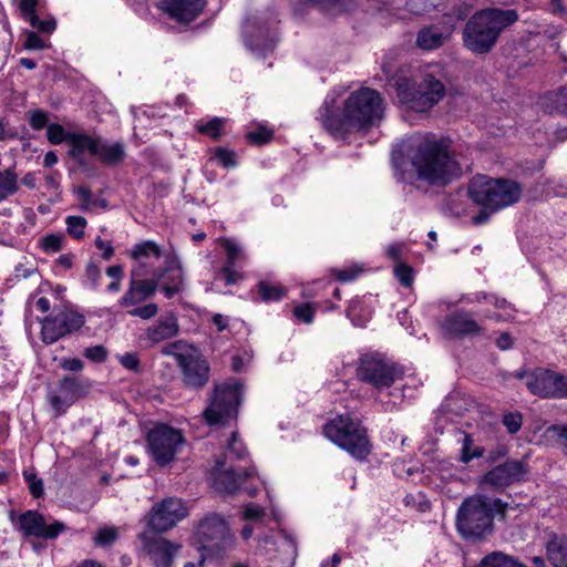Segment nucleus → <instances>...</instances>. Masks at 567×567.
Here are the masks:
<instances>
[{
    "mask_svg": "<svg viewBox=\"0 0 567 567\" xmlns=\"http://www.w3.org/2000/svg\"><path fill=\"white\" fill-rule=\"evenodd\" d=\"M344 93L342 87L331 90L319 109V120L332 136L346 138L380 124L385 107L379 92L360 87L347 96Z\"/></svg>",
    "mask_w": 567,
    "mask_h": 567,
    "instance_id": "1",
    "label": "nucleus"
},
{
    "mask_svg": "<svg viewBox=\"0 0 567 567\" xmlns=\"http://www.w3.org/2000/svg\"><path fill=\"white\" fill-rule=\"evenodd\" d=\"M411 158L417 178L431 185H444L460 174L458 164L447 146L433 135H414L402 146Z\"/></svg>",
    "mask_w": 567,
    "mask_h": 567,
    "instance_id": "2",
    "label": "nucleus"
},
{
    "mask_svg": "<svg viewBox=\"0 0 567 567\" xmlns=\"http://www.w3.org/2000/svg\"><path fill=\"white\" fill-rule=\"evenodd\" d=\"M515 10L485 9L473 14L463 30L465 48L475 54L489 52L505 28L516 22Z\"/></svg>",
    "mask_w": 567,
    "mask_h": 567,
    "instance_id": "3",
    "label": "nucleus"
},
{
    "mask_svg": "<svg viewBox=\"0 0 567 567\" xmlns=\"http://www.w3.org/2000/svg\"><path fill=\"white\" fill-rule=\"evenodd\" d=\"M246 455L245 445L237 439L236 433L233 432L224 458L216 461L210 473L212 484L216 491L221 494H234L244 488L249 496L256 494L257 487L243 486L244 481L254 477L256 474L255 468L251 466L240 470L231 464L234 460H244Z\"/></svg>",
    "mask_w": 567,
    "mask_h": 567,
    "instance_id": "4",
    "label": "nucleus"
},
{
    "mask_svg": "<svg viewBox=\"0 0 567 567\" xmlns=\"http://www.w3.org/2000/svg\"><path fill=\"white\" fill-rule=\"evenodd\" d=\"M395 92L404 109L424 113L443 99L445 89L443 83L431 74H420L412 78L400 76L395 81Z\"/></svg>",
    "mask_w": 567,
    "mask_h": 567,
    "instance_id": "5",
    "label": "nucleus"
},
{
    "mask_svg": "<svg viewBox=\"0 0 567 567\" xmlns=\"http://www.w3.org/2000/svg\"><path fill=\"white\" fill-rule=\"evenodd\" d=\"M468 195L477 205L497 212L517 203L522 196V187L512 179L477 175L468 185Z\"/></svg>",
    "mask_w": 567,
    "mask_h": 567,
    "instance_id": "6",
    "label": "nucleus"
},
{
    "mask_svg": "<svg viewBox=\"0 0 567 567\" xmlns=\"http://www.w3.org/2000/svg\"><path fill=\"white\" fill-rule=\"evenodd\" d=\"M323 432L328 440L358 460L365 458L370 453L371 445L365 429L349 413L339 414L330 420Z\"/></svg>",
    "mask_w": 567,
    "mask_h": 567,
    "instance_id": "7",
    "label": "nucleus"
},
{
    "mask_svg": "<svg viewBox=\"0 0 567 567\" xmlns=\"http://www.w3.org/2000/svg\"><path fill=\"white\" fill-rule=\"evenodd\" d=\"M493 509L482 495L467 497L456 515V527L464 538H480L491 532Z\"/></svg>",
    "mask_w": 567,
    "mask_h": 567,
    "instance_id": "8",
    "label": "nucleus"
},
{
    "mask_svg": "<svg viewBox=\"0 0 567 567\" xmlns=\"http://www.w3.org/2000/svg\"><path fill=\"white\" fill-rule=\"evenodd\" d=\"M161 352L176 359L189 385L200 388L208 381V363L195 346L178 340L163 347Z\"/></svg>",
    "mask_w": 567,
    "mask_h": 567,
    "instance_id": "9",
    "label": "nucleus"
},
{
    "mask_svg": "<svg viewBox=\"0 0 567 567\" xmlns=\"http://www.w3.org/2000/svg\"><path fill=\"white\" fill-rule=\"evenodd\" d=\"M184 444L183 433L164 423H155L146 432L147 453L161 467L172 464Z\"/></svg>",
    "mask_w": 567,
    "mask_h": 567,
    "instance_id": "10",
    "label": "nucleus"
},
{
    "mask_svg": "<svg viewBox=\"0 0 567 567\" xmlns=\"http://www.w3.org/2000/svg\"><path fill=\"white\" fill-rule=\"evenodd\" d=\"M195 538L199 551L215 556L229 549L234 545V535L227 520L218 514L205 516L197 525Z\"/></svg>",
    "mask_w": 567,
    "mask_h": 567,
    "instance_id": "11",
    "label": "nucleus"
},
{
    "mask_svg": "<svg viewBox=\"0 0 567 567\" xmlns=\"http://www.w3.org/2000/svg\"><path fill=\"white\" fill-rule=\"evenodd\" d=\"M128 254L135 261L131 270L133 277L157 279V282H159L164 269L162 264L165 265V257L168 254H164L161 247L152 240L135 245Z\"/></svg>",
    "mask_w": 567,
    "mask_h": 567,
    "instance_id": "12",
    "label": "nucleus"
},
{
    "mask_svg": "<svg viewBox=\"0 0 567 567\" xmlns=\"http://www.w3.org/2000/svg\"><path fill=\"white\" fill-rule=\"evenodd\" d=\"M188 514L189 509L182 498L167 497L154 504L145 519L151 530L162 533L172 529Z\"/></svg>",
    "mask_w": 567,
    "mask_h": 567,
    "instance_id": "13",
    "label": "nucleus"
},
{
    "mask_svg": "<svg viewBox=\"0 0 567 567\" xmlns=\"http://www.w3.org/2000/svg\"><path fill=\"white\" fill-rule=\"evenodd\" d=\"M240 403L239 392H213L204 417L209 425H226L237 419Z\"/></svg>",
    "mask_w": 567,
    "mask_h": 567,
    "instance_id": "14",
    "label": "nucleus"
},
{
    "mask_svg": "<svg viewBox=\"0 0 567 567\" xmlns=\"http://www.w3.org/2000/svg\"><path fill=\"white\" fill-rule=\"evenodd\" d=\"M85 322L83 315L73 310H63L42 321V340L53 343L68 333L80 330Z\"/></svg>",
    "mask_w": 567,
    "mask_h": 567,
    "instance_id": "15",
    "label": "nucleus"
},
{
    "mask_svg": "<svg viewBox=\"0 0 567 567\" xmlns=\"http://www.w3.org/2000/svg\"><path fill=\"white\" fill-rule=\"evenodd\" d=\"M16 526L24 537L43 539L56 538L66 527L59 520L47 522L44 516L35 511H27L18 516Z\"/></svg>",
    "mask_w": 567,
    "mask_h": 567,
    "instance_id": "16",
    "label": "nucleus"
},
{
    "mask_svg": "<svg viewBox=\"0 0 567 567\" xmlns=\"http://www.w3.org/2000/svg\"><path fill=\"white\" fill-rule=\"evenodd\" d=\"M514 378L518 385L528 390H567V377L545 368L516 371Z\"/></svg>",
    "mask_w": 567,
    "mask_h": 567,
    "instance_id": "17",
    "label": "nucleus"
},
{
    "mask_svg": "<svg viewBox=\"0 0 567 567\" xmlns=\"http://www.w3.org/2000/svg\"><path fill=\"white\" fill-rule=\"evenodd\" d=\"M359 377L373 386L392 385L398 378L395 368L378 355H365L361 360Z\"/></svg>",
    "mask_w": 567,
    "mask_h": 567,
    "instance_id": "18",
    "label": "nucleus"
},
{
    "mask_svg": "<svg viewBox=\"0 0 567 567\" xmlns=\"http://www.w3.org/2000/svg\"><path fill=\"white\" fill-rule=\"evenodd\" d=\"M525 474L526 468L523 462L508 461L487 472L482 478V484L489 485L495 489H502L520 481Z\"/></svg>",
    "mask_w": 567,
    "mask_h": 567,
    "instance_id": "19",
    "label": "nucleus"
},
{
    "mask_svg": "<svg viewBox=\"0 0 567 567\" xmlns=\"http://www.w3.org/2000/svg\"><path fill=\"white\" fill-rule=\"evenodd\" d=\"M243 33L247 48L257 55H264L275 47V38L270 37L266 27L256 19H247L244 22Z\"/></svg>",
    "mask_w": 567,
    "mask_h": 567,
    "instance_id": "20",
    "label": "nucleus"
},
{
    "mask_svg": "<svg viewBox=\"0 0 567 567\" xmlns=\"http://www.w3.org/2000/svg\"><path fill=\"white\" fill-rule=\"evenodd\" d=\"M158 285L159 282H157V279L133 277L131 275L128 289L118 299V306L127 308L128 310L134 308L146 299L153 297L158 289Z\"/></svg>",
    "mask_w": 567,
    "mask_h": 567,
    "instance_id": "21",
    "label": "nucleus"
},
{
    "mask_svg": "<svg viewBox=\"0 0 567 567\" xmlns=\"http://www.w3.org/2000/svg\"><path fill=\"white\" fill-rule=\"evenodd\" d=\"M224 247L227 256L226 264L220 270V274L225 278L226 285H235L240 281L244 277L235 269V266L246 260V254L243 246L234 239L224 238L219 240Z\"/></svg>",
    "mask_w": 567,
    "mask_h": 567,
    "instance_id": "22",
    "label": "nucleus"
},
{
    "mask_svg": "<svg viewBox=\"0 0 567 567\" xmlns=\"http://www.w3.org/2000/svg\"><path fill=\"white\" fill-rule=\"evenodd\" d=\"M161 10L178 22L188 23L202 12L204 0H159Z\"/></svg>",
    "mask_w": 567,
    "mask_h": 567,
    "instance_id": "23",
    "label": "nucleus"
},
{
    "mask_svg": "<svg viewBox=\"0 0 567 567\" xmlns=\"http://www.w3.org/2000/svg\"><path fill=\"white\" fill-rule=\"evenodd\" d=\"M164 277L166 281L163 284L162 290L166 298H172L182 291L185 281L184 269L181 259L173 252L165 257Z\"/></svg>",
    "mask_w": 567,
    "mask_h": 567,
    "instance_id": "24",
    "label": "nucleus"
},
{
    "mask_svg": "<svg viewBox=\"0 0 567 567\" xmlns=\"http://www.w3.org/2000/svg\"><path fill=\"white\" fill-rule=\"evenodd\" d=\"M142 538L144 540V549L153 560L154 566L169 567L178 547L162 537L146 540L145 535H142Z\"/></svg>",
    "mask_w": 567,
    "mask_h": 567,
    "instance_id": "25",
    "label": "nucleus"
},
{
    "mask_svg": "<svg viewBox=\"0 0 567 567\" xmlns=\"http://www.w3.org/2000/svg\"><path fill=\"white\" fill-rule=\"evenodd\" d=\"M484 307L480 309V313L487 319L495 321H507L514 318L515 309L505 299L496 296H482Z\"/></svg>",
    "mask_w": 567,
    "mask_h": 567,
    "instance_id": "26",
    "label": "nucleus"
},
{
    "mask_svg": "<svg viewBox=\"0 0 567 567\" xmlns=\"http://www.w3.org/2000/svg\"><path fill=\"white\" fill-rule=\"evenodd\" d=\"M99 138L87 134H72L69 137L70 155L80 164H85L86 156L94 157Z\"/></svg>",
    "mask_w": 567,
    "mask_h": 567,
    "instance_id": "27",
    "label": "nucleus"
},
{
    "mask_svg": "<svg viewBox=\"0 0 567 567\" xmlns=\"http://www.w3.org/2000/svg\"><path fill=\"white\" fill-rule=\"evenodd\" d=\"M443 329L446 333L452 336L477 334L482 330L480 324L465 312H456L450 316L444 321Z\"/></svg>",
    "mask_w": 567,
    "mask_h": 567,
    "instance_id": "28",
    "label": "nucleus"
},
{
    "mask_svg": "<svg viewBox=\"0 0 567 567\" xmlns=\"http://www.w3.org/2000/svg\"><path fill=\"white\" fill-rule=\"evenodd\" d=\"M177 319L173 315H168L159 319L155 324L145 330L144 339L151 343H158L175 337L178 333Z\"/></svg>",
    "mask_w": 567,
    "mask_h": 567,
    "instance_id": "29",
    "label": "nucleus"
},
{
    "mask_svg": "<svg viewBox=\"0 0 567 567\" xmlns=\"http://www.w3.org/2000/svg\"><path fill=\"white\" fill-rule=\"evenodd\" d=\"M546 556L554 567H567V536L553 534L546 542Z\"/></svg>",
    "mask_w": 567,
    "mask_h": 567,
    "instance_id": "30",
    "label": "nucleus"
},
{
    "mask_svg": "<svg viewBox=\"0 0 567 567\" xmlns=\"http://www.w3.org/2000/svg\"><path fill=\"white\" fill-rule=\"evenodd\" d=\"M452 34V28L444 32L436 27L426 28L417 34V45L423 50H434L441 47Z\"/></svg>",
    "mask_w": 567,
    "mask_h": 567,
    "instance_id": "31",
    "label": "nucleus"
},
{
    "mask_svg": "<svg viewBox=\"0 0 567 567\" xmlns=\"http://www.w3.org/2000/svg\"><path fill=\"white\" fill-rule=\"evenodd\" d=\"M372 308L365 299H353L347 315L355 327H364L372 318Z\"/></svg>",
    "mask_w": 567,
    "mask_h": 567,
    "instance_id": "32",
    "label": "nucleus"
},
{
    "mask_svg": "<svg viewBox=\"0 0 567 567\" xmlns=\"http://www.w3.org/2000/svg\"><path fill=\"white\" fill-rule=\"evenodd\" d=\"M94 157L104 164H117L124 157V150L120 143H106L102 138H99V145L96 147Z\"/></svg>",
    "mask_w": 567,
    "mask_h": 567,
    "instance_id": "33",
    "label": "nucleus"
},
{
    "mask_svg": "<svg viewBox=\"0 0 567 567\" xmlns=\"http://www.w3.org/2000/svg\"><path fill=\"white\" fill-rule=\"evenodd\" d=\"M434 476L431 478V484L435 488H442V485L437 482H449L457 478L456 467L449 461H439L434 467Z\"/></svg>",
    "mask_w": 567,
    "mask_h": 567,
    "instance_id": "34",
    "label": "nucleus"
},
{
    "mask_svg": "<svg viewBox=\"0 0 567 567\" xmlns=\"http://www.w3.org/2000/svg\"><path fill=\"white\" fill-rule=\"evenodd\" d=\"M481 567H526L512 556L502 551H494L481 560Z\"/></svg>",
    "mask_w": 567,
    "mask_h": 567,
    "instance_id": "35",
    "label": "nucleus"
},
{
    "mask_svg": "<svg viewBox=\"0 0 567 567\" xmlns=\"http://www.w3.org/2000/svg\"><path fill=\"white\" fill-rule=\"evenodd\" d=\"M483 454L484 449L482 446L474 445L472 436L463 433L461 439L460 461L467 464L474 458L481 457Z\"/></svg>",
    "mask_w": 567,
    "mask_h": 567,
    "instance_id": "36",
    "label": "nucleus"
},
{
    "mask_svg": "<svg viewBox=\"0 0 567 567\" xmlns=\"http://www.w3.org/2000/svg\"><path fill=\"white\" fill-rule=\"evenodd\" d=\"M76 400L75 392H50L48 401L55 415H60L69 409Z\"/></svg>",
    "mask_w": 567,
    "mask_h": 567,
    "instance_id": "37",
    "label": "nucleus"
},
{
    "mask_svg": "<svg viewBox=\"0 0 567 567\" xmlns=\"http://www.w3.org/2000/svg\"><path fill=\"white\" fill-rule=\"evenodd\" d=\"M38 247L45 254H56L65 247V237L60 233L45 234L39 238Z\"/></svg>",
    "mask_w": 567,
    "mask_h": 567,
    "instance_id": "38",
    "label": "nucleus"
},
{
    "mask_svg": "<svg viewBox=\"0 0 567 567\" xmlns=\"http://www.w3.org/2000/svg\"><path fill=\"white\" fill-rule=\"evenodd\" d=\"M195 126L199 133L216 140L223 134L225 121L220 117H214L207 122L199 121Z\"/></svg>",
    "mask_w": 567,
    "mask_h": 567,
    "instance_id": "39",
    "label": "nucleus"
},
{
    "mask_svg": "<svg viewBox=\"0 0 567 567\" xmlns=\"http://www.w3.org/2000/svg\"><path fill=\"white\" fill-rule=\"evenodd\" d=\"M258 292L264 301H278L285 296V289L281 286L266 280L258 284Z\"/></svg>",
    "mask_w": 567,
    "mask_h": 567,
    "instance_id": "40",
    "label": "nucleus"
},
{
    "mask_svg": "<svg viewBox=\"0 0 567 567\" xmlns=\"http://www.w3.org/2000/svg\"><path fill=\"white\" fill-rule=\"evenodd\" d=\"M272 538V544L277 547L278 550L287 554L289 556L290 564H292V560L297 555V545L295 540L281 532L277 533V535Z\"/></svg>",
    "mask_w": 567,
    "mask_h": 567,
    "instance_id": "41",
    "label": "nucleus"
},
{
    "mask_svg": "<svg viewBox=\"0 0 567 567\" xmlns=\"http://www.w3.org/2000/svg\"><path fill=\"white\" fill-rule=\"evenodd\" d=\"M66 231L75 239L84 237L86 228V219L82 216H68L65 218Z\"/></svg>",
    "mask_w": 567,
    "mask_h": 567,
    "instance_id": "42",
    "label": "nucleus"
},
{
    "mask_svg": "<svg viewBox=\"0 0 567 567\" xmlns=\"http://www.w3.org/2000/svg\"><path fill=\"white\" fill-rule=\"evenodd\" d=\"M118 537V529L115 527H103L100 528L95 536L94 543L97 546H109L112 545Z\"/></svg>",
    "mask_w": 567,
    "mask_h": 567,
    "instance_id": "43",
    "label": "nucleus"
},
{
    "mask_svg": "<svg viewBox=\"0 0 567 567\" xmlns=\"http://www.w3.org/2000/svg\"><path fill=\"white\" fill-rule=\"evenodd\" d=\"M214 158L225 168H233L236 166V154L225 147H218L215 150Z\"/></svg>",
    "mask_w": 567,
    "mask_h": 567,
    "instance_id": "44",
    "label": "nucleus"
},
{
    "mask_svg": "<svg viewBox=\"0 0 567 567\" xmlns=\"http://www.w3.org/2000/svg\"><path fill=\"white\" fill-rule=\"evenodd\" d=\"M48 140L51 144H61L66 141L69 143V137L71 134L66 133L64 128L59 124H49L47 128Z\"/></svg>",
    "mask_w": 567,
    "mask_h": 567,
    "instance_id": "45",
    "label": "nucleus"
},
{
    "mask_svg": "<svg viewBox=\"0 0 567 567\" xmlns=\"http://www.w3.org/2000/svg\"><path fill=\"white\" fill-rule=\"evenodd\" d=\"M316 309L312 303H302L293 309V316L297 320L303 323H311L313 321Z\"/></svg>",
    "mask_w": 567,
    "mask_h": 567,
    "instance_id": "46",
    "label": "nucleus"
},
{
    "mask_svg": "<svg viewBox=\"0 0 567 567\" xmlns=\"http://www.w3.org/2000/svg\"><path fill=\"white\" fill-rule=\"evenodd\" d=\"M548 439H557L567 452V424H555L546 429Z\"/></svg>",
    "mask_w": 567,
    "mask_h": 567,
    "instance_id": "47",
    "label": "nucleus"
},
{
    "mask_svg": "<svg viewBox=\"0 0 567 567\" xmlns=\"http://www.w3.org/2000/svg\"><path fill=\"white\" fill-rule=\"evenodd\" d=\"M394 275L399 282L404 287H410L414 280V272L411 267L405 264H398L394 269Z\"/></svg>",
    "mask_w": 567,
    "mask_h": 567,
    "instance_id": "48",
    "label": "nucleus"
},
{
    "mask_svg": "<svg viewBox=\"0 0 567 567\" xmlns=\"http://www.w3.org/2000/svg\"><path fill=\"white\" fill-rule=\"evenodd\" d=\"M157 312H158L157 305L153 303V302L147 303L142 307L135 306L134 308H132L127 311L128 315L138 317L143 320L152 319L153 317H155L157 315Z\"/></svg>",
    "mask_w": 567,
    "mask_h": 567,
    "instance_id": "49",
    "label": "nucleus"
},
{
    "mask_svg": "<svg viewBox=\"0 0 567 567\" xmlns=\"http://www.w3.org/2000/svg\"><path fill=\"white\" fill-rule=\"evenodd\" d=\"M251 360H252V352L250 350H243L241 352L236 353L231 358V369L235 372H240L249 365Z\"/></svg>",
    "mask_w": 567,
    "mask_h": 567,
    "instance_id": "50",
    "label": "nucleus"
},
{
    "mask_svg": "<svg viewBox=\"0 0 567 567\" xmlns=\"http://www.w3.org/2000/svg\"><path fill=\"white\" fill-rule=\"evenodd\" d=\"M265 516V509L256 504L245 505L241 512V518L249 522H259Z\"/></svg>",
    "mask_w": 567,
    "mask_h": 567,
    "instance_id": "51",
    "label": "nucleus"
},
{
    "mask_svg": "<svg viewBox=\"0 0 567 567\" xmlns=\"http://www.w3.org/2000/svg\"><path fill=\"white\" fill-rule=\"evenodd\" d=\"M272 131L265 127L259 126L254 131L247 133V138L255 144H264L271 140Z\"/></svg>",
    "mask_w": 567,
    "mask_h": 567,
    "instance_id": "52",
    "label": "nucleus"
},
{
    "mask_svg": "<svg viewBox=\"0 0 567 567\" xmlns=\"http://www.w3.org/2000/svg\"><path fill=\"white\" fill-rule=\"evenodd\" d=\"M29 22L33 28L43 33L51 34L56 29V21L53 18L40 20L38 16H32L29 19Z\"/></svg>",
    "mask_w": 567,
    "mask_h": 567,
    "instance_id": "53",
    "label": "nucleus"
},
{
    "mask_svg": "<svg viewBox=\"0 0 567 567\" xmlns=\"http://www.w3.org/2000/svg\"><path fill=\"white\" fill-rule=\"evenodd\" d=\"M522 423H523V417H522L520 413L509 412V413H505L503 415V424L505 425L507 431L512 434H515L520 430Z\"/></svg>",
    "mask_w": 567,
    "mask_h": 567,
    "instance_id": "54",
    "label": "nucleus"
},
{
    "mask_svg": "<svg viewBox=\"0 0 567 567\" xmlns=\"http://www.w3.org/2000/svg\"><path fill=\"white\" fill-rule=\"evenodd\" d=\"M25 481L28 482L30 493L33 497H40L43 494V482L38 478L33 473H23Z\"/></svg>",
    "mask_w": 567,
    "mask_h": 567,
    "instance_id": "55",
    "label": "nucleus"
},
{
    "mask_svg": "<svg viewBox=\"0 0 567 567\" xmlns=\"http://www.w3.org/2000/svg\"><path fill=\"white\" fill-rule=\"evenodd\" d=\"M24 49L25 50H43L47 48L45 42L33 31H27L24 33Z\"/></svg>",
    "mask_w": 567,
    "mask_h": 567,
    "instance_id": "56",
    "label": "nucleus"
},
{
    "mask_svg": "<svg viewBox=\"0 0 567 567\" xmlns=\"http://www.w3.org/2000/svg\"><path fill=\"white\" fill-rule=\"evenodd\" d=\"M83 354L94 362H103L107 357V350L103 346H94L86 348Z\"/></svg>",
    "mask_w": 567,
    "mask_h": 567,
    "instance_id": "57",
    "label": "nucleus"
},
{
    "mask_svg": "<svg viewBox=\"0 0 567 567\" xmlns=\"http://www.w3.org/2000/svg\"><path fill=\"white\" fill-rule=\"evenodd\" d=\"M49 118L48 114L43 111L37 110L30 113V124L34 130H42L48 127Z\"/></svg>",
    "mask_w": 567,
    "mask_h": 567,
    "instance_id": "58",
    "label": "nucleus"
},
{
    "mask_svg": "<svg viewBox=\"0 0 567 567\" xmlns=\"http://www.w3.org/2000/svg\"><path fill=\"white\" fill-rule=\"evenodd\" d=\"M118 361L128 370L136 371L140 368V359L136 353L127 352L118 357Z\"/></svg>",
    "mask_w": 567,
    "mask_h": 567,
    "instance_id": "59",
    "label": "nucleus"
},
{
    "mask_svg": "<svg viewBox=\"0 0 567 567\" xmlns=\"http://www.w3.org/2000/svg\"><path fill=\"white\" fill-rule=\"evenodd\" d=\"M38 4V0H20L19 9L23 17L29 21L30 17L37 16L35 8Z\"/></svg>",
    "mask_w": 567,
    "mask_h": 567,
    "instance_id": "60",
    "label": "nucleus"
},
{
    "mask_svg": "<svg viewBox=\"0 0 567 567\" xmlns=\"http://www.w3.org/2000/svg\"><path fill=\"white\" fill-rule=\"evenodd\" d=\"M361 269L359 267H350L342 270L336 271V277L340 281H350L359 276Z\"/></svg>",
    "mask_w": 567,
    "mask_h": 567,
    "instance_id": "61",
    "label": "nucleus"
},
{
    "mask_svg": "<svg viewBox=\"0 0 567 567\" xmlns=\"http://www.w3.org/2000/svg\"><path fill=\"white\" fill-rule=\"evenodd\" d=\"M86 277L91 281L92 288H94V289L97 288L100 279H101L100 268L94 264L87 265Z\"/></svg>",
    "mask_w": 567,
    "mask_h": 567,
    "instance_id": "62",
    "label": "nucleus"
},
{
    "mask_svg": "<svg viewBox=\"0 0 567 567\" xmlns=\"http://www.w3.org/2000/svg\"><path fill=\"white\" fill-rule=\"evenodd\" d=\"M555 102L558 112L567 113V87H563L555 93Z\"/></svg>",
    "mask_w": 567,
    "mask_h": 567,
    "instance_id": "63",
    "label": "nucleus"
},
{
    "mask_svg": "<svg viewBox=\"0 0 567 567\" xmlns=\"http://www.w3.org/2000/svg\"><path fill=\"white\" fill-rule=\"evenodd\" d=\"M404 249L405 245L403 243H394L386 247L385 254L389 258L399 260Z\"/></svg>",
    "mask_w": 567,
    "mask_h": 567,
    "instance_id": "64",
    "label": "nucleus"
}]
</instances>
